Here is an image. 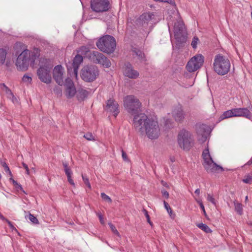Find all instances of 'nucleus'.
<instances>
[{"label": "nucleus", "instance_id": "1", "mask_svg": "<svg viewBox=\"0 0 252 252\" xmlns=\"http://www.w3.org/2000/svg\"><path fill=\"white\" fill-rule=\"evenodd\" d=\"M133 125L139 132H145L151 139L158 138L160 135V128L158 121L152 118H148L144 113L134 116Z\"/></svg>", "mask_w": 252, "mask_h": 252}, {"label": "nucleus", "instance_id": "2", "mask_svg": "<svg viewBox=\"0 0 252 252\" xmlns=\"http://www.w3.org/2000/svg\"><path fill=\"white\" fill-rule=\"evenodd\" d=\"M40 56L39 50L34 49L31 54L29 50H24L17 57L16 65L19 70H27L30 63L33 66L34 64L38 61Z\"/></svg>", "mask_w": 252, "mask_h": 252}, {"label": "nucleus", "instance_id": "3", "mask_svg": "<svg viewBox=\"0 0 252 252\" xmlns=\"http://www.w3.org/2000/svg\"><path fill=\"white\" fill-rule=\"evenodd\" d=\"M38 61L40 65L39 68L37 70L38 78L42 82L46 84L50 83L52 80L51 73L53 65L46 59L41 58Z\"/></svg>", "mask_w": 252, "mask_h": 252}, {"label": "nucleus", "instance_id": "4", "mask_svg": "<svg viewBox=\"0 0 252 252\" xmlns=\"http://www.w3.org/2000/svg\"><path fill=\"white\" fill-rule=\"evenodd\" d=\"M230 63L226 57L220 54L217 55L214 58L213 68L219 75H224L230 70Z\"/></svg>", "mask_w": 252, "mask_h": 252}, {"label": "nucleus", "instance_id": "5", "mask_svg": "<svg viewBox=\"0 0 252 252\" xmlns=\"http://www.w3.org/2000/svg\"><path fill=\"white\" fill-rule=\"evenodd\" d=\"M96 46L101 51L110 54L113 53L116 47V42L114 37L106 35L99 39Z\"/></svg>", "mask_w": 252, "mask_h": 252}, {"label": "nucleus", "instance_id": "6", "mask_svg": "<svg viewBox=\"0 0 252 252\" xmlns=\"http://www.w3.org/2000/svg\"><path fill=\"white\" fill-rule=\"evenodd\" d=\"M99 71L94 65H85L81 70L80 76L86 82H93L99 76Z\"/></svg>", "mask_w": 252, "mask_h": 252}, {"label": "nucleus", "instance_id": "7", "mask_svg": "<svg viewBox=\"0 0 252 252\" xmlns=\"http://www.w3.org/2000/svg\"><path fill=\"white\" fill-rule=\"evenodd\" d=\"M124 106L127 112L131 115L136 114L140 109L141 103L133 95H128L124 98Z\"/></svg>", "mask_w": 252, "mask_h": 252}, {"label": "nucleus", "instance_id": "8", "mask_svg": "<svg viewBox=\"0 0 252 252\" xmlns=\"http://www.w3.org/2000/svg\"><path fill=\"white\" fill-rule=\"evenodd\" d=\"M178 143L181 148L184 150H189L193 144L190 133L185 129L181 130L178 135Z\"/></svg>", "mask_w": 252, "mask_h": 252}, {"label": "nucleus", "instance_id": "9", "mask_svg": "<svg viewBox=\"0 0 252 252\" xmlns=\"http://www.w3.org/2000/svg\"><path fill=\"white\" fill-rule=\"evenodd\" d=\"M174 33L175 39L178 42L183 43L186 41L187 36L185 27L182 21L179 20L175 23Z\"/></svg>", "mask_w": 252, "mask_h": 252}, {"label": "nucleus", "instance_id": "10", "mask_svg": "<svg viewBox=\"0 0 252 252\" xmlns=\"http://www.w3.org/2000/svg\"><path fill=\"white\" fill-rule=\"evenodd\" d=\"M91 8L94 12H104L110 9L111 4L109 0H91Z\"/></svg>", "mask_w": 252, "mask_h": 252}, {"label": "nucleus", "instance_id": "11", "mask_svg": "<svg viewBox=\"0 0 252 252\" xmlns=\"http://www.w3.org/2000/svg\"><path fill=\"white\" fill-rule=\"evenodd\" d=\"M204 60V57L201 54L196 55L188 62L186 65L187 70L189 72L196 71L203 65Z\"/></svg>", "mask_w": 252, "mask_h": 252}, {"label": "nucleus", "instance_id": "12", "mask_svg": "<svg viewBox=\"0 0 252 252\" xmlns=\"http://www.w3.org/2000/svg\"><path fill=\"white\" fill-rule=\"evenodd\" d=\"M89 58L94 63L100 64L105 68H109L111 65L110 60L103 54L97 51L90 53Z\"/></svg>", "mask_w": 252, "mask_h": 252}, {"label": "nucleus", "instance_id": "13", "mask_svg": "<svg viewBox=\"0 0 252 252\" xmlns=\"http://www.w3.org/2000/svg\"><path fill=\"white\" fill-rule=\"evenodd\" d=\"M203 165L208 173H215L219 170H222V168L220 165L217 164L212 158L203 161Z\"/></svg>", "mask_w": 252, "mask_h": 252}, {"label": "nucleus", "instance_id": "14", "mask_svg": "<svg viewBox=\"0 0 252 252\" xmlns=\"http://www.w3.org/2000/svg\"><path fill=\"white\" fill-rule=\"evenodd\" d=\"M105 110L111 113L115 117H116L120 112L118 102L113 99L108 100Z\"/></svg>", "mask_w": 252, "mask_h": 252}, {"label": "nucleus", "instance_id": "15", "mask_svg": "<svg viewBox=\"0 0 252 252\" xmlns=\"http://www.w3.org/2000/svg\"><path fill=\"white\" fill-rule=\"evenodd\" d=\"M123 70L124 75L129 78L135 79L139 76L138 71L134 70L132 65L129 63H126L124 64Z\"/></svg>", "mask_w": 252, "mask_h": 252}, {"label": "nucleus", "instance_id": "16", "mask_svg": "<svg viewBox=\"0 0 252 252\" xmlns=\"http://www.w3.org/2000/svg\"><path fill=\"white\" fill-rule=\"evenodd\" d=\"M154 18V14L152 12H146L142 14L137 20V25L147 27L149 22Z\"/></svg>", "mask_w": 252, "mask_h": 252}, {"label": "nucleus", "instance_id": "17", "mask_svg": "<svg viewBox=\"0 0 252 252\" xmlns=\"http://www.w3.org/2000/svg\"><path fill=\"white\" fill-rule=\"evenodd\" d=\"M64 69L61 65H57L53 70V77L57 83L59 85L63 84V74Z\"/></svg>", "mask_w": 252, "mask_h": 252}, {"label": "nucleus", "instance_id": "18", "mask_svg": "<svg viewBox=\"0 0 252 252\" xmlns=\"http://www.w3.org/2000/svg\"><path fill=\"white\" fill-rule=\"evenodd\" d=\"M65 94L67 97H72L76 93L74 83L70 78H67L65 81Z\"/></svg>", "mask_w": 252, "mask_h": 252}, {"label": "nucleus", "instance_id": "19", "mask_svg": "<svg viewBox=\"0 0 252 252\" xmlns=\"http://www.w3.org/2000/svg\"><path fill=\"white\" fill-rule=\"evenodd\" d=\"M233 117H244L247 118H250L251 117V113L245 108H239L232 109Z\"/></svg>", "mask_w": 252, "mask_h": 252}, {"label": "nucleus", "instance_id": "20", "mask_svg": "<svg viewBox=\"0 0 252 252\" xmlns=\"http://www.w3.org/2000/svg\"><path fill=\"white\" fill-rule=\"evenodd\" d=\"M172 114L174 119L177 122L181 123L184 120L185 113L181 107L174 109Z\"/></svg>", "mask_w": 252, "mask_h": 252}, {"label": "nucleus", "instance_id": "21", "mask_svg": "<svg viewBox=\"0 0 252 252\" xmlns=\"http://www.w3.org/2000/svg\"><path fill=\"white\" fill-rule=\"evenodd\" d=\"M83 59L82 56L79 54H77L75 56L73 60L72 66L73 72L76 77H77V75L78 68L81 63L83 62Z\"/></svg>", "mask_w": 252, "mask_h": 252}, {"label": "nucleus", "instance_id": "22", "mask_svg": "<svg viewBox=\"0 0 252 252\" xmlns=\"http://www.w3.org/2000/svg\"><path fill=\"white\" fill-rule=\"evenodd\" d=\"M77 97L79 100H83L87 97L89 93L86 90L81 89L78 90L76 92Z\"/></svg>", "mask_w": 252, "mask_h": 252}, {"label": "nucleus", "instance_id": "23", "mask_svg": "<svg viewBox=\"0 0 252 252\" xmlns=\"http://www.w3.org/2000/svg\"><path fill=\"white\" fill-rule=\"evenodd\" d=\"M0 86L2 90L6 93L8 98H12L14 97V96L11 90L4 84H1Z\"/></svg>", "mask_w": 252, "mask_h": 252}, {"label": "nucleus", "instance_id": "24", "mask_svg": "<svg viewBox=\"0 0 252 252\" xmlns=\"http://www.w3.org/2000/svg\"><path fill=\"white\" fill-rule=\"evenodd\" d=\"M234 206H235V210L237 213L240 215H242L243 213V205L241 203H239L237 201H234Z\"/></svg>", "mask_w": 252, "mask_h": 252}, {"label": "nucleus", "instance_id": "25", "mask_svg": "<svg viewBox=\"0 0 252 252\" xmlns=\"http://www.w3.org/2000/svg\"><path fill=\"white\" fill-rule=\"evenodd\" d=\"M7 52L6 50L0 48V65L3 64L5 61Z\"/></svg>", "mask_w": 252, "mask_h": 252}, {"label": "nucleus", "instance_id": "26", "mask_svg": "<svg viewBox=\"0 0 252 252\" xmlns=\"http://www.w3.org/2000/svg\"><path fill=\"white\" fill-rule=\"evenodd\" d=\"M231 117H233V112L232 111V110L231 109L223 112V113L220 116V119L221 120H222L225 119H227Z\"/></svg>", "mask_w": 252, "mask_h": 252}, {"label": "nucleus", "instance_id": "27", "mask_svg": "<svg viewBox=\"0 0 252 252\" xmlns=\"http://www.w3.org/2000/svg\"><path fill=\"white\" fill-rule=\"evenodd\" d=\"M197 226L206 233H211L212 230L206 224L203 223H198Z\"/></svg>", "mask_w": 252, "mask_h": 252}, {"label": "nucleus", "instance_id": "28", "mask_svg": "<svg viewBox=\"0 0 252 252\" xmlns=\"http://www.w3.org/2000/svg\"><path fill=\"white\" fill-rule=\"evenodd\" d=\"M202 157L203 158V161L210 159L212 157L210 156V152L209 150L208 147H207L206 148H205L204 151H203Z\"/></svg>", "mask_w": 252, "mask_h": 252}, {"label": "nucleus", "instance_id": "29", "mask_svg": "<svg viewBox=\"0 0 252 252\" xmlns=\"http://www.w3.org/2000/svg\"><path fill=\"white\" fill-rule=\"evenodd\" d=\"M89 52V48L86 46L81 47L78 51V53L81 55L87 56Z\"/></svg>", "mask_w": 252, "mask_h": 252}, {"label": "nucleus", "instance_id": "30", "mask_svg": "<svg viewBox=\"0 0 252 252\" xmlns=\"http://www.w3.org/2000/svg\"><path fill=\"white\" fill-rule=\"evenodd\" d=\"M32 81V77L30 76L27 74L24 75L22 78V81L25 83H26L27 85L31 84Z\"/></svg>", "mask_w": 252, "mask_h": 252}, {"label": "nucleus", "instance_id": "31", "mask_svg": "<svg viewBox=\"0 0 252 252\" xmlns=\"http://www.w3.org/2000/svg\"><path fill=\"white\" fill-rule=\"evenodd\" d=\"M108 224L113 233L118 236V237H120V234L118 231L117 230V229H116V227L114 226V225H113L111 223H109Z\"/></svg>", "mask_w": 252, "mask_h": 252}, {"label": "nucleus", "instance_id": "32", "mask_svg": "<svg viewBox=\"0 0 252 252\" xmlns=\"http://www.w3.org/2000/svg\"><path fill=\"white\" fill-rule=\"evenodd\" d=\"M100 195H101V198L105 201L108 202L110 203H112V200L111 198L109 196L106 195L105 193H104V192L101 193Z\"/></svg>", "mask_w": 252, "mask_h": 252}, {"label": "nucleus", "instance_id": "33", "mask_svg": "<svg viewBox=\"0 0 252 252\" xmlns=\"http://www.w3.org/2000/svg\"><path fill=\"white\" fill-rule=\"evenodd\" d=\"M82 179L84 181V184L86 185V186L89 189H91V186L89 182V180L88 178H87L86 176L82 175Z\"/></svg>", "mask_w": 252, "mask_h": 252}, {"label": "nucleus", "instance_id": "34", "mask_svg": "<svg viewBox=\"0 0 252 252\" xmlns=\"http://www.w3.org/2000/svg\"><path fill=\"white\" fill-rule=\"evenodd\" d=\"M142 212L144 213L145 217L147 219V222L150 224V225L152 226L153 225V223L150 220V216L148 214V211L146 209H143L142 210Z\"/></svg>", "mask_w": 252, "mask_h": 252}, {"label": "nucleus", "instance_id": "35", "mask_svg": "<svg viewBox=\"0 0 252 252\" xmlns=\"http://www.w3.org/2000/svg\"><path fill=\"white\" fill-rule=\"evenodd\" d=\"M199 42V39L198 37L195 36L193 38L192 40L191 43V45L193 49H196L197 47V45L198 42Z\"/></svg>", "mask_w": 252, "mask_h": 252}, {"label": "nucleus", "instance_id": "36", "mask_svg": "<svg viewBox=\"0 0 252 252\" xmlns=\"http://www.w3.org/2000/svg\"><path fill=\"white\" fill-rule=\"evenodd\" d=\"M164 207L170 216L172 215V210L169 204L165 201H163Z\"/></svg>", "mask_w": 252, "mask_h": 252}, {"label": "nucleus", "instance_id": "37", "mask_svg": "<svg viewBox=\"0 0 252 252\" xmlns=\"http://www.w3.org/2000/svg\"><path fill=\"white\" fill-rule=\"evenodd\" d=\"M84 137L86 138L87 140L89 141H94L95 139L94 136L91 133H87L85 135H84Z\"/></svg>", "mask_w": 252, "mask_h": 252}, {"label": "nucleus", "instance_id": "38", "mask_svg": "<svg viewBox=\"0 0 252 252\" xmlns=\"http://www.w3.org/2000/svg\"><path fill=\"white\" fill-rule=\"evenodd\" d=\"M29 219L33 223H35V224L39 223V221H38L37 219L31 214H30V215H29Z\"/></svg>", "mask_w": 252, "mask_h": 252}, {"label": "nucleus", "instance_id": "39", "mask_svg": "<svg viewBox=\"0 0 252 252\" xmlns=\"http://www.w3.org/2000/svg\"><path fill=\"white\" fill-rule=\"evenodd\" d=\"M252 181V176L248 175L243 179V182L246 184H251Z\"/></svg>", "mask_w": 252, "mask_h": 252}, {"label": "nucleus", "instance_id": "40", "mask_svg": "<svg viewBox=\"0 0 252 252\" xmlns=\"http://www.w3.org/2000/svg\"><path fill=\"white\" fill-rule=\"evenodd\" d=\"M13 186L17 190H20L23 192H24V190H23L22 186L19 184H18L17 182H16V181H13Z\"/></svg>", "mask_w": 252, "mask_h": 252}, {"label": "nucleus", "instance_id": "41", "mask_svg": "<svg viewBox=\"0 0 252 252\" xmlns=\"http://www.w3.org/2000/svg\"><path fill=\"white\" fill-rule=\"evenodd\" d=\"M207 200L208 201L211 202L214 205H215L216 204V202L215 199L214 198V197L213 196V195H211L210 194H208V195H207Z\"/></svg>", "mask_w": 252, "mask_h": 252}, {"label": "nucleus", "instance_id": "42", "mask_svg": "<svg viewBox=\"0 0 252 252\" xmlns=\"http://www.w3.org/2000/svg\"><path fill=\"white\" fill-rule=\"evenodd\" d=\"M135 54L138 58L140 60H143L145 58L144 54L140 51L138 50L137 52H135Z\"/></svg>", "mask_w": 252, "mask_h": 252}, {"label": "nucleus", "instance_id": "43", "mask_svg": "<svg viewBox=\"0 0 252 252\" xmlns=\"http://www.w3.org/2000/svg\"><path fill=\"white\" fill-rule=\"evenodd\" d=\"M97 215L99 218V221L100 223L102 224H104L105 223L104 218L103 217V216L100 213H97Z\"/></svg>", "mask_w": 252, "mask_h": 252}, {"label": "nucleus", "instance_id": "44", "mask_svg": "<svg viewBox=\"0 0 252 252\" xmlns=\"http://www.w3.org/2000/svg\"><path fill=\"white\" fill-rule=\"evenodd\" d=\"M1 165L4 168V169L5 172L6 171H9V168L8 167V165H7L5 162L1 161Z\"/></svg>", "mask_w": 252, "mask_h": 252}, {"label": "nucleus", "instance_id": "45", "mask_svg": "<svg viewBox=\"0 0 252 252\" xmlns=\"http://www.w3.org/2000/svg\"><path fill=\"white\" fill-rule=\"evenodd\" d=\"M6 222H7L9 227L12 230H15L17 231L16 228L13 226V225L12 224L11 222L10 221L7 219L5 220Z\"/></svg>", "mask_w": 252, "mask_h": 252}, {"label": "nucleus", "instance_id": "46", "mask_svg": "<svg viewBox=\"0 0 252 252\" xmlns=\"http://www.w3.org/2000/svg\"><path fill=\"white\" fill-rule=\"evenodd\" d=\"M22 165H23V167L26 169V173L28 175H29L30 174V170H29L28 165L24 162L22 163Z\"/></svg>", "mask_w": 252, "mask_h": 252}, {"label": "nucleus", "instance_id": "47", "mask_svg": "<svg viewBox=\"0 0 252 252\" xmlns=\"http://www.w3.org/2000/svg\"><path fill=\"white\" fill-rule=\"evenodd\" d=\"M67 181L70 185H71L73 186H75V183H74V181L71 178V176L67 177Z\"/></svg>", "mask_w": 252, "mask_h": 252}, {"label": "nucleus", "instance_id": "48", "mask_svg": "<svg viewBox=\"0 0 252 252\" xmlns=\"http://www.w3.org/2000/svg\"><path fill=\"white\" fill-rule=\"evenodd\" d=\"M65 174L67 177L71 176L72 175V171L70 169L64 170Z\"/></svg>", "mask_w": 252, "mask_h": 252}, {"label": "nucleus", "instance_id": "49", "mask_svg": "<svg viewBox=\"0 0 252 252\" xmlns=\"http://www.w3.org/2000/svg\"><path fill=\"white\" fill-rule=\"evenodd\" d=\"M156 1L168 2V3H174L173 0H154Z\"/></svg>", "mask_w": 252, "mask_h": 252}, {"label": "nucleus", "instance_id": "50", "mask_svg": "<svg viewBox=\"0 0 252 252\" xmlns=\"http://www.w3.org/2000/svg\"><path fill=\"white\" fill-rule=\"evenodd\" d=\"M122 158H123V159L124 160H127V157L126 154L123 150H122Z\"/></svg>", "mask_w": 252, "mask_h": 252}, {"label": "nucleus", "instance_id": "51", "mask_svg": "<svg viewBox=\"0 0 252 252\" xmlns=\"http://www.w3.org/2000/svg\"><path fill=\"white\" fill-rule=\"evenodd\" d=\"M162 194L163 196H164L165 198H168L169 197V193L166 190L162 191Z\"/></svg>", "mask_w": 252, "mask_h": 252}, {"label": "nucleus", "instance_id": "52", "mask_svg": "<svg viewBox=\"0 0 252 252\" xmlns=\"http://www.w3.org/2000/svg\"><path fill=\"white\" fill-rule=\"evenodd\" d=\"M200 207L201 210H202V211L203 212V213H204V215H206V212H205V208H204V205H203L202 203H200Z\"/></svg>", "mask_w": 252, "mask_h": 252}, {"label": "nucleus", "instance_id": "53", "mask_svg": "<svg viewBox=\"0 0 252 252\" xmlns=\"http://www.w3.org/2000/svg\"><path fill=\"white\" fill-rule=\"evenodd\" d=\"M63 166L64 170L70 169L66 163H63Z\"/></svg>", "mask_w": 252, "mask_h": 252}, {"label": "nucleus", "instance_id": "54", "mask_svg": "<svg viewBox=\"0 0 252 252\" xmlns=\"http://www.w3.org/2000/svg\"><path fill=\"white\" fill-rule=\"evenodd\" d=\"M0 219L2 220L5 221L7 219L4 217V216L0 213Z\"/></svg>", "mask_w": 252, "mask_h": 252}, {"label": "nucleus", "instance_id": "55", "mask_svg": "<svg viewBox=\"0 0 252 252\" xmlns=\"http://www.w3.org/2000/svg\"><path fill=\"white\" fill-rule=\"evenodd\" d=\"M194 193L197 195H199L200 193V189H196L195 190Z\"/></svg>", "mask_w": 252, "mask_h": 252}, {"label": "nucleus", "instance_id": "56", "mask_svg": "<svg viewBox=\"0 0 252 252\" xmlns=\"http://www.w3.org/2000/svg\"><path fill=\"white\" fill-rule=\"evenodd\" d=\"M6 172H7L8 173V174L9 175V176L10 177H12V173L10 171V169H9V171H6Z\"/></svg>", "mask_w": 252, "mask_h": 252}, {"label": "nucleus", "instance_id": "57", "mask_svg": "<svg viewBox=\"0 0 252 252\" xmlns=\"http://www.w3.org/2000/svg\"><path fill=\"white\" fill-rule=\"evenodd\" d=\"M197 202L199 204V205H200V203H202V201L201 200H196Z\"/></svg>", "mask_w": 252, "mask_h": 252}, {"label": "nucleus", "instance_id": "58", "mask_svg": "<svg viewBox=\"0 0 252 252\" xmlns=\"http://www.w3.org/2000/svg\"><path fill=\"white\" fill-rule=\"evenodd\" d=\"M10 181H11L12 182V183L13 184V181H15V180L12 178V177H11V178H10Z\"/></svg>", "mask_w": 252, "mask_h": 252}, {"label": "nucleus", "instance_id": "59", "mask_svg": "<svg viewBox=\"0 0 252 252\" xmlns=\"http://www.w3.org/2000/svg\"><path fill=\"white\" fill-rule=\"evenodd\" d=\"M10 181H11L12 182V183L13 184V181H15V180L12 178V177H11V178H10Z\"/></svg>", "mask_w": 252, "mask_h": 252}, {"label": "nucleus", "instance_id": "60", "mask_svg": "<svg viewBox=\"0 0 252 252\" xmlns=\"http://www.w3.org/2000/svg\"><path fill=\"white\" fill-rule=\"evenodd\" d=\"M248 200V196H246L245 197V201L247 202Z\"/></svg>", "mask_w": 252, "mask_h": 252}, {"label": "nucleus", "instance_id": "61", "mask_svg": "<svg viewBox=\"0 0 252 252\" xmlns=\"http://www.w3.org/2000/svg\"><path fill=\"white\" fill-rule=\"evenodd\" d=\"M1 174L0 173V180L1 179Z\"/></svg>", "mask_w": 252, "mask_h": 252}]
</instances>
